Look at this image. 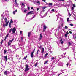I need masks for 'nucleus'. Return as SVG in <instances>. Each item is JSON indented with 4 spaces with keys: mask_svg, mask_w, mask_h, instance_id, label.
<instances>
[{
    "mask_svg": "<svg viewBox=\"0 0 76 76\" xmlns=\"http://www.w3.org/2000/svg\"><path fill=\"white\" fill-rule=\"evenodd\" d=\"M41 48H42V46L40 45L39 47V48L40 49H41Z\"/></svg>",
    "mask_w": 76,
    "mask_h": 76,
    "instance_id": "41",
    "label": "nucleus"
},
{
    "mask_svg": "<svg viewBox=\"0 0 76 76\" xmlns=\"http://www.w3.org/2000/svg\"><path fill=\"white\" fill-rule=\"evenodd\" d=\"M9 34H7V36H7V37H8V36H9Z\"/></svg>",
    "mask_w": 76,
    "mask_h": 76,
    "instance_id": "57",
    "label": "nucleus"
},
{
    "mask_svg": "<svg viewBox=\"0 0 76 76\" xmlns=\"http://www.w3.org/2000/svg\"><path fill=\"white\" fill-rule=\"evenodd\" d=\"M69 44V45H70L71 44V43H70V42H69L68 43Z\"/></svg>",
    "mask_w": 76,
    "mask_h": 76,
    "instance_id": "45",
    "label": "nucleus"
},
{
    "mask_svg": "<svg viewBox=\"0 0 76 76\" xmlns=\"http://www.w3.org/2000/svg\"><path fill=\"white\" fill-rule=\"evenodd\" d=\"M29 13L31 15V14H32V13H33V11H30V12H29Z\"/></svg>",
    "mask_w": 76,
    "mask_h": 76,
    "instance_id": "19",
    "label": "nucleus"
},
{
    "mask_svg": "<svg viewBox=\"0 0 76 76\" xmlns=\"http://www.w3.org/2000/svg\"><path fill=\"white\" fill-rule=\"evenodd\" d=\"M37 64H38V62H36L34 65L35 67H37Z\"/></svg>",
    "mask_w": 76,
    "mask_h": 76,
    "instance_id": "16",
    "label": "nucleus"
},
{
    "mask_svg": "<svg viewBox=\"0 0 76 76\" xmlns=\"http://www.w3.org/2000/svg\"><path fill=\"white\" fill-rule=\"evenodd\" d=\"M22 6L24 5V4L23 3H22Z\"/></svg>",
    "mask_w": 76,
    "mask_h": 76,
    "instance_id": "58",
    "label": "nucleus"
},
{
    "mask_svg": "<svg viewBox=\"0 0 76 76\" xmlns=\"http://www.w3.org/2000/svg\"><path fill=\"white\" fill-rule=\"evenodd\" d=\"M72 6L73 7H76V6H75V5L73 4H72Z\"/></svg>",
    "mask_w": 76,
    "mask_h": 76,
    "instance_id": "26",
    "label": "nucleus"
},
{
    "mask_svg": "<svg viewBox=\"0 0 76 76\" xmlns=\"http://www.w3.org/2000/svg\"><path fill=\"white\" fill-rule=\"evenodd\" d=\"M27 58V55H26V57H24V58H23V60H26V58Z\"/></svg>",
    "mask_w": 76,
    "mask_h": 76,
    "instance_id": "20",
    "label": "nucleus"
},
{
    "mask_svg": "<svg viewBox=\"0 0 76 76\" xmlns=\"http://www.w3.org/2000/svg\"><path fill=\"white\" fill-rule=\"evenodd\" d=\"M12 28L10 29V30L9 31V33H10L12 32Z\"/></svg>",
    "mask_w": 76,
    "mask_h": 76,
    "instance_id": "21",
    "label": "nucleus"
},
{
    "mask_svg": "<svg viewBox=\"0 0 76 76\" xmlns=\"http://www.w3.org/2000/svg\"><path fill=\"white\" fill-rule=\"evenodd\" d=\"M11 45V43H10V42H9L8 43V46H10Z\"/></svg>",
    "mask_w": 76,
    "mask_h": 76,
    "instance_id": "12",
    "label": "nucleus"
},
{
    "mask_svg": "<svg viewBox=\"0 0 76 76\" xmlns=\"http://www.w3.org/2000/svg\"><path fill=\"white\" fill-rule=\"evenodd\" d=\"M21 39L22 41H23V38L22 37H21Z\"/></svg>",
    "mask_w": 76,
    "mask_h": 76,
    "instance_id": "40",
    "label": "nucleus"
},
{
    "mask_svg": "<svg viewBox=\"0 0 76 76\" xmlns=\"http://www.w3.org/2000/svg\"><path fill=\"white\" fill-rule=\"evenodd\" d=\"M44 48H42V49L41 53H44Z\"/></svg>",
    "mask_w": 76,
    "mask_h": 76,
    "instance_id": "10",
    "label": "nucleus"
},
{
    "mask_svg": "<svg viewBox=\"0 0 76 76\" xmlns=\"http://www.w3.org/2000/svg\"><path fill=\"white\" fill-rule=\"evenodd\" d=\"M52 11L53 12H54V9H53L52 10Z\"/></svg>",
    "mask_w": 76,
    "mask_h": 76,
    "instance_id": "42",
    "label": "nucleus"
},
{
    "mask_svg": "<svg viewBox=\"0 0 76 76\" xmlns=\"http://www.w3.org/2000/svg\"><path fill=\"white\" fill-rule=\"evenodd\" d=\"M62 74V73H60V74H58V76H59L60 75H61Z\"/></svg>",
    "mask_w": 76,
    "mask_h": 76,
    "instance_id": "27",
    "label": "nucleus"
},
{
    "mask_svg": "<svg viewBox=\"0 0 76 76\" xmlns=\"http://www.w3.org/2000/svg\"><path fill=\"white\" fill-rule=\"evenodd\" d=\"M38 10H39V9L38 8H37V11H38Z\"/></svg>",
    "mask_w": 76,
    "mask_h": 76,
    "instance_id": "51",
    "label": "nucleus"
},
{
    "mask_svg": "<svg viewBox=\"0 0 76 76\" xmlns=\"http://www.w3.org/2000/svg\"><path fill=\"white\" fill-rule=\"evenodd\" d=\"M47 55H48V53H46V54H45V55L44 57H47Z\"/></svg>",
    "mask_w": 76,
    "mask_h": 76,
    "instance_id": "17",
    "label": "nucleus"
},
{
    "mask_svg": "<svg viewBox=\"0 0 76 76\" xmlns=\"http://www.w3.org/2000/svg\"><path fill=\"white\" fill-rule=\"evenodd\" d=\"M15 12H17V10H15Z\"/></svg>",
    "mask_w": 76,
    "mask_h": 76,
    "instance_id": "63",
    "label": "nucleus"
},
{
    "mask_svg": "<svg viewBox=\"0 0 76 76\" xmlns=\"http://www.w3.org/2000/svg\"><path fill=\"white\" fill-rule=\"evenodd\" d=\"M4 75H7V71H5L4 72Z\"/></svg>",
    "mask_w": 76,
    "mask_h": 76,
    "instance_id": "9",
    "label": "nucleus"
},
{
    "mask_svg": "<svg viewBox=\"0 0 76 76\" xmlns=\"http://www.w3.org/2000/svg\"><path fill=\"white\" fill-rule=\"evenodd\" d=\"M15 3L17 2V0H15Z\"/></svg>",
    "mask_w": 76,
    "mask_h": 76,
    "instance_id": "52",
    "label": "nucleus"
},
{
    "mask_svg": "<svg viewBox=\"0 0 76 76\" xmlns=\"http://www.w3.org/2000/svg\"><path fill=\"white\" fill-rule=\"evenodd\" d=\"M26 11H27V10H24V12H26Z\"/></svg>",
    "mask_w": 76,
    "mask_h": 76,
    "instance_id": "50",
    "label": "nucleus"
},
{
    "mask_svg": "<svg viewBox=\"0 0 76 76\" xmlns=\"http://www.w3.org/2000/svg\"><path fill=\"white\" fill-rule=\"evenodd\" d=\"M12 30L13 33L15 34V32H16V28L15 27H14Z\"/></svg>",
    "mask_w": 76,
    "mask_h": 76,
    "instance_id": "3",
    "label": "nucleus"
},
{
    "mask_svg": "<svg viewBox=\"0 0 76 76\" xmlns=\"http://www.w3.org/2000/svg\"><path fill=\"white\" fill-rule=\"evenodd\" d=\"M35 48H34V50H33V53H34V52H35Z\"/></svg>",
    "mask_w": 76,
    "mask_h": 76,
    "instance_id": "48",
    "label": "nucleus"
},
{
    "mask_svg": "<svg viewBox=\"0 0 76 76\" xmlns=\"http://www.w3.org/2000/svg\"><path fill=\"white\" fill-rule=\"evenodd\" d=\"M15 4H18V3H17V2H15Z\"/></svg>",
    "mask_w": 76,
    "mask_h": 76,
    "instance_id": "61",
    "label": "nucleus"
},
{
    "mask_svg": "<svg viewBox=\"0 0 76 76\" xmlns=\"http://www.w3.org/2000/svg\"><path fill=\"white\" fill-rule=\"evenodd\" d=\"M32 14H34V13H33V12H32Z\"/></svg>",
    "mask_w": 76,
    "mask_h": 76,
    "instance_id": "64",
    "label": "nucleus"
},
{
    "mask_svg": "<svg viewBox=\"0 0 76 76\" xmlns=\"http://www.w3.org/2000/svg\"><path fill=\"white\" fill-rule=\"evenodd\" d=\"M70 34H72V31H69Z\"/></svg>",
    "mask_w": 76,
    "mask_h": 76,
    "instance_id": "53",
    "label": "nucleus"
},
{
    "mask_svg": "<svg viewBox=\"0 0 76 76\" xmlns=\"http://www.w3.org/2000/svg\"><path fill=\"white\" fill-rule=\"evenodd\" d=\"M20 34H22V31H20Z\"/></svg>",
    "mask_w": 76,
    "mask_h": 76,
    "instance_id": "54",
    "label": "nucleus"
},
{
    "mask_svg": "<svg viewBox=\"0 0 76 76\" xmlns=\"http://www.w3.org/2000/svg\"><path fill=\"white\" fill-rule=\"evenodd\" d=\"M13 40H14V39H13L11 40H10L9 41V42H13Z\"/></svg>",
    "mask_w": 76,
    "mask_h": 76,
    "instance_id": "13",
    "label": "nucleus"
},
{
    "mask_svg": "<svg viewBox=\"0 0 76 76\" xmlns=\"http://www.w3.org/2000/svg\"><path fill=\"white\" fill-rule=\"evenodd\" d=\"M10 23H13V20H12V19H11V21L10 22Z\"/></svg>",
    "mask_w": 76,
    "mask_h": 76,
    "instance_id": "18",
    "label": "nucleus"
},
{
    "mask_svg": "<svg viewBox=\"0 0 76 76\" xmlns=\"http://www.w3.org/2000/svg\"><path fill=\"white\" fill-rule=\"evenodd\" d=\"M41 38H42V34H41L40 35V37L39 38V41H41Z\"/></svg>",
    "mask_w": 76,
    "mask_h": 76,
    "instance_id": "7",
    "label": "nucleus"
},
{
    "mask_svg": "<svg viewBox=\"0 0 76 76\" xmlns=\"http://www.w3.org/2000/svg\"><path fill=\"white\" fill-rule=\"evenodd\" d=\"M42 1H44V2H45V1H46L45 0H42Z\"/></svg>",
    "mask_w": 76,
    "mask_h": 76,
    "instance_id": "39",
    "label": "nucleus"
},
{
    "mask_svg": "<svg viewBox=\"0 0 76 76\" xmlns=\"http://www.w3.org/2000/svg\"><path fill=\"white\" fill-rule=\"evenodd\" d=\"M4 58L5 59L6 61H7V56H4Z\"/></svg>",
    "mask_w": 76,
    "mask_h": 76,
    "instance_id": "6",
    "label": "nucleus"
},
{
    "mask_svg": "<svg viewBox=\"0 0 76 76\" xmlns=\"http://www.w3.org/2000/svg\"><path fill=\"white\" fill-rule=\"evenodd\" d=\"M15 13H16V12L15 11H13V13L14 15H15Z\"/></svg>",
    "mask_w": 76,
    "mask_h": 76,
    "instance_id": "33",
    "label": "nucleus"
},
{
    "mask_svg": "<svg viewBox=\"0 0 76 76\" xmlns=\"http://www.w3.org/2000/svg\"><path fill=\"white\" fill-rule=\"evenodd\" d=\"M45 8H47V7H43L42 9L43 10H44Z\"/></svg>",
    "mask_w": 76,
    "mask_h": 76,
    "instance_id": "24",
    "label": "nucleus"
},
{
    "mask_svg": "<svg viewBox=\"0 0 76 76\" xmlns=\"http://www.w3.org/2000/svg\"><path fill=\"white\" fill-rule=\"evenodd\" d=\"M65 26V27L64 28V29H67V28H68V27L66 26Z\"/></svg>",
    "mask_w": 76,
    "mask_h": 76,
    "instance_id": "28",
    "label": "nucleus"
},
{
    "mask_svg": "<svg viewBox=\"0 0 76 76\" xmlns=\"http://www.w3.org/2000/svg\"><path fill=\"white\" fill-rule=\"evenodd\" d=\"M61 26H63V23H62L61 24Z\"/></svg>",
    "mask_w": 76,
    "mask_h": 76,
    "instance_id": "56",
    "label": "nucleus"
},
{
    "mask_svg": "<svg viewBox=\"0 0 76 76\" xmlns=\"http://www.w3.org/2000/svg\"><path fill=\"white\" fill-rule=\"evenodd\" d=\"M49 6H52L53 4L52 3H49Z\"/></svg>",
    "mask_w": 76,
    "mask_h": 76,
    "instance_id": "22",
    "label": "nucleus"
},
{
    "mask_svg": "<svg viewBox=\"0 0 76 76\" xmlns=\"http://www.w3.org/2000/svg\"><path fill=\"white\" fill-rule=\"evenodd\" d=\"M65 37H67V34H65Z\"/></svg>",
    "mask_w": 76,
    "mask_h": 76,
    "instance_id": "44",
    "label": "nucleus"
},
{
    "mask_svg": "<svg viewBox=\"0 0 76 76\" xmlns=\"http://www.w3.org/2000/svg\"><path fill=\"white\" fill-rule=\"evenodd\" d=\"M66 65L67 66H69V63H68L66 64Z\"/></svg>",
    "mask_w": 76,
    "mask_h": 76,
    "instance_id": "46",
    "label": "nucleus"
},
{
    "mask_svg": "<svg viewBox=\"0 0 76 76\" xmlns=\"http://www.w3.org/2000/svg\"><path fill=\"white\" fill-rule=\"evenodd\" d=\"M48 63V61H46L45 63H44V64H45L46 63Z\"/></svg>",
    "mask_w": 76,
    "mask_h": 76,
    "instance_id": "23",
    "label": "nucleus"
},
{
    "mask_svg": "<svg viewBox=\"0 0 76 76\" xmlns=\"http://www.w3.org/2000/svg\"><path fill=\"white\" fill-rule=\"evenodd\" d=\"M4 20H5L6 24L5 25V24H4V23H3V26L4 28H5V26H7L8 25V24H9V21H7V18H5L4 19Z\"/></svg>",
    "mask_w": 76,
    "mask_h": 76,
    "instance_id": "1",
    "label": "nucleus"
},
{
    "mask_svg": "<svg viewBox=\"0 0 76 76\" xmlns=\"http://www.w3.org/2000/svg\"><path fill=\"white\" fill-rule=\"evenodd\" d=\"M45 29H43V32H45Z\"/></svg>",
    "mask_w": 76,
    "mask_h": 76,
    "instance_id": "55",
    "label": "nucleus"
},
{
    "mask_svg": "<svg viewBox=\"0 0 76 76\" xmlns=\"http://www.w3.org/2000/svg\"><path fill=\"white\" fill-rule=\"evenodd\" d=\"M51 59H52V60H54V57H53L51 58Z\"/></svg>",
    "mask_w": 76,
    "mask_h": 76,
    "instance_id": "36",
    "label": "nucleus"
},
{
    "mask_svg": "<svg viewBox=\"0 0 76 76\" xmlns=\"http://www.w3.org/2000/svg\"><path fill=\"white\" fill-rule=\"evenodd\" d=\"M9 27H10V28H11L12 27V26H11V23H9Z\"/></svg>",
    "mask_w": 76,
    "mask_h": 76,
    "instance_id": "11",
    "label": "nucleus"
},
{
    "mask_svg": "<svg viewBox=\"0 0 76 76\" xmlns=\"http://www.w3.org/2000/svg\"><path fill=\"white\" fill-rule=\"evenodd\" d=\"M58 29H59L60 28V27H58Z\"/></svg>",
    "mask_w": 76,
    "mask_h": 76,
    "instance_id": "62",
    "label": "nucleus"
},
{
    "mask_svg": "<svg viewBox=\"0 0 76 76\" xmlns=\"http://www.w3.org/2000/svg\"><path fill=\"white\" fill-rule=\"evenodd\" d=\"M60 1H64V0H60Z\"/></svg>",
    "mask_w": 76,
    "mask_h": 76,
    "instance_id": "60",
    "label": "nucleus"
},
{
    "mask_svg": "<svg viewBox=\"0 0 76 76\" xmlns=\"http://www.w3.org/2000/svg\"><path fill=\"white\" fill-rule=\"evenodd\" d=\"M28 10H29V9H30V7H28Z\"/></svg>",
    "mask_w": 76,
    "mask_h": 76,
    "instance_id": "49",
    "label": "nucleus"
},
{
    "mask_svg": "<svg viewBox=\"0 0 76 76\" xmlns=\"http://www.w3.org/2000/svg\"><path fill=\"white\" fill-rule=\"evenodd\" d=\"M69 17H70V16H71V14H70V13H69Z\"/></svg>",
    "mask_w": 76,
    "mask_h": 76,
    "instance_id": "47",
    "label": "nucleus"
},
{
    "mask_svg": "<svg viewBox=\"0 0 76 76\" xmlns=\"http://www.w3.org/2000/svg\"><path fill=\"white\" fill-rule=\"evenodd\" d=\"M73 10H74V7H72V9H71L72 11H73Z\"/></svg>",
    "mask_w": 76,
    "mask_h": 76,
    "instance_id": "29",
    "label": "nucleus"
},
{
    "mask_svg": "<svg viewBox=\"0 0 76 76\" xmlns=\"http://www.w3.org/2000/svg\"><path fill=\"white\" fill-rule=\"evenodd\" d=\"M43 29L45 30L47 29V26L45 25H44L43 26Z\"/></svg>",
    "mask_w": 76,
    "mask_h": 76,
    "instance_id": "5",
    "label": "nucleus"
},
{
    "mask_svg": "<svg viewBox=\"0 0 76 76\" xmlns=\"http://www.w3.org/2000/svg\"><path fill=\"white\" fill-rule=\"evenodd\" d=\"M62 40H63V39H61L60 40V41L61 42H61V44H63L64 43L63 41H62Z\"/></svg>",
    "mask_w": 76,
    "mask_h": 76,
    "instance_id": "14",
    "label": "nucleus"
},
{
    "mask_svg": "<svg viewBox=\"0 0 76 76\" xmlns=\"http://www.w3.org/2000/svg\"><path fill=\"white\" fill-rule=\"evenodd\" d=\"M69 34V33H68V31H67L66 32V35H68V34Z\"/></svg>",
    "mask_w": 76,
    "mask_h": 76,
    "instance_id": "43",
    "label": "nucleus"
},
{
    "mask_svg": "<svg viewBox=\"0 0 76 76\" xmlns=\"http://www.w3.org/2000/svg\"><path fill=\"white\" fill-rule=\"evenodd\" d=\"M3 40H2L1 42V44L2 45V44H3Z\"/></svg>",
    "mask_w": 76,
    "mask_h": 76,
    "instance_id": "38",
    "label": "nucleus"
},
{
    "mask_svg": "<svg viewBox=\"0 0 76 76\" xmlns=\"http://www.w3.org/2000/svg\"><path fill=\"white\" fill-rule=\"evenodd\" d=\"M69 18H67V22H69Z\"/></svg>",
    "mask_w": 76,
    "mask_h": 76,
    "instance_id": "30",
    "label": "nucleus"
},
{
    "mask_svg": "<svg viewBox=\"0 0 76 76\" xmlns=\"http://www.w3.org/2000/svg\"><path fill=\"white\" fill-rule=\"evenodd\" d=\"M7 38V36H6L5 38L4 39V41H6V40Z\"/></svg>",
    "mask_w": 76,
    "mask_h": 76,
    "instance_id": "31",
    "label": "nucleus"
},
{
    "mask_svg": "<svg viewBox=\"0 0 76 76\" xmlns=\"http://www.w3.org/2000/svg\"><path fill=\"white\" fill-rule=\"evenodd\" d=\"M31 32H28V37H30V35H31Z\"/></svg>",
    "mask_w": 76,
    "mask_h": 76,
    "instance_id": "8",
    "label": "nucleus"
},
{
    "mask_svg": "<svg viewBox=\"0 0 76 76\" xmlns=\"http://www.w3.org/2000/svg\"><path fill=\"white\" fill-rule=\"evenodd\" d=\"M6 52H7V51H6V50H4V54H5L6 53Z\"/></svg>",
    "mask_w": 76,
    "mask_h": 76,
    "instance_id": "25",
    "label": "nucleus"
},
{
    "mask_svg": "<svg viewBox=\"0 0 76 76\" xmlns=\"http://www.w3.org/2000/svg\"><path fill=\"white\" fill-rule=\"evenodd\" d=\"M35 15H34V16L33 17V18H35Z\"/></svg>",
    "mask_w": 76,
    "mask_h": 76,
    "instance_id": "59",
    "label": "nucleus"
},
{
    "mask_svg": "<svg viewBox=\"0 0 76 76\" xmlns=\"http://www.w3.org/2000/svg\"><path fill=\"white\" fill-rule=\"evenodd\" d=\"M37 3H39V4H40V2L39 1L37 2Z\"/></svg>",
    "mask_w": 76,
    "mask_h": 76,
    "instance_id": "32",
    "label": "nucleus"
},
{
    "mask_svg": "<svg viewBox=\"0 0 76 76\" xmlns=\"http://www.w3.org/2000/svg\"><path fill=\"white\" fill-rule=\"evenodd\" d=\"M69 25L71 26H73V24H70Z\"/></svg>",
    "mask_w": 76,
    "mask_h": 76,
    "instance_id": "34",
    "label": "nucleus"
},
{
    "mask_svg": "<svg viewBox=\"0 0 76 76\" xmlns=\"http://www.w3.org/2000/svg\"><path fill=\"white\" fill-rule=\"evenodd\" d=\"M39 49H38L37 52L36 53V54H38L39 53Z\"/></svg>",
    "mask_w": 76,
    "mask_h": 76,
    "instance_id": "15",
    "label": "nucleus"
},
{
    "mask_svg": "<svg viewBox=\"0 0 76 76\" xmlns=\"http://www.w3.org/2000/svg\"><path fill=\"white\" fill-rule=\"evenodd\" d=\"M29 67V66L28 65L26 64L25 65V72H26V71H28V70H29L30 69L29 68H28Z\"/></svg>",
    "mask_w": 76,
    "mask_h": 76,
    "instance_id": "2",
    "label": "nucleus"
},
{
    "mask_svg": "<svg viewBox=\"0 0 76 76\" xmlns=\"http://www.w3.org/2000/svg\"><path fill=\"white\" fill-rule=\"evenodd\" d=\"M30 56L31 58H33L34 57V53H33V52H31Z\"/></svg>",
    "mask_w": 76,
    "mask_h": 76,
    "instance_id": "4",
    "label": "nucleus"
},
{
    "mask_svg": "<svg viewBox=\"0 0 76 76\" xmlns=\"http://www.w3.org/2000/svg\"><path fill=\"white\" fill-rule=\"evenodd\" d=\"M31 8L32 10H34V8L33 7H31Z\"/></svg>",
    "mask_w": 76,
    "mask_h": 76,
    "instance_id": "37",
    "label": "nucleus"
},
{
    "mask_svg": "<svg viewBox=\"0 0 76 76\" xmlns=\"http://www.w3.org/2000/svg\"><path fill=\"white\" fill-rule=\"evenodd\" d=\"M30 13H29V12H28L27 14H26V16H28L29 15Z\"/></svg>",
    "mask_w": 76,
    "mask_h": 76,
    "instance_id": "35",
    "label": "nucleus"
}]
</instances>
